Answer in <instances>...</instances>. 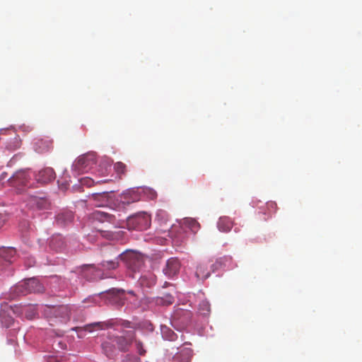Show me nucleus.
I'll return each mask as SVG.
<instances>
[{"label": "nucleus", "mask_w": 362, "mask_h": 362, "mask_svg": "<svg viewBox=\"0 0 362 362\" xmlns=\"http://www.w3.org/2000/svg\"><path fill=\"white\" fill-rule=\"evenodd\" d=\"M119 257L125 262L127 267L134 272L139 271L144 263V257L140 254L132 251L122 253Z\"/></svg>", "instance_id": "f257e3e1"}, {"label": "nucleus", "mask_w": 362, "mask_h": 362, "mask_svg": "<svg viewBox=\"0 0 362 362\" xmlns=\"http://www.w3.org/2000/svg\"><path fill=\"white\" fill-rule=\"evenodd\" d=\"M96 162L95 155L93 153H86L79 156L73 163L72 170L76 173L87 172Z\"/></svg>", "instance_id": "f03ea898"}, {"label": "nucleus", "mask_w": 362, "mask_h": 362, "mask_svg": "<svg viewBox=\"0 0 362 362\" xmlns=\"http://www.w3.org/2000/svg\"><path fill=\"white\" fill-rule=\"evenodd\" d=\"M128 225L138 230H144L151 226V216L146 213H141L128 219Z\"/></svg>", "instance_id": "7ed1b4c3"}, {"label": "nucleus", "mask_w": 362, "mask_h": 362, "mask_svg": "<svg viewBox=\"0 0 362 362\" xmlns=\"http://www.w3.org/2000/svg\"><path fill=\"white\" fill-rule=\"evenodd\" d=\"M122 334L119 337H113V341L120 351H127L135 339L136 334L134 330L123 331Z\"/></svg>", "instance_id": "20e7f679"}, {"label": "nucleus", "mask_w": 362, "mask_h": 362, "mask_svg": "<svg viewBox=\"0 0 362 362\" xmlns=\"http://www.w3.org/2000/svg\"><path fill=\"white\" fill-rule=\"evenodd\" d=\"M211 263L209 260H204L199 262L196 267L195 276L198 280H205L209 277L211 272H214V264H211V269H209L208 266Z\"/></svg>", "instance_id": "39448f33"}, {"label": "nucleus", "mask_w": 362, "mask_h": 362, "mask_svg": "<svg viewBox=\"0 0 362 362\" xmlns=\"http://www.w3.org/2000/svg\"><path fill=\"white\" fill-rule=\"evenodd\" d=\"M124 293L125 291L124 290H119L116 288L110 289L106 292L108 296L110 303L117 308H120L124 304Z\"/></svg>", "instance_id": "423d86ee"}, {"label": "nucleus", "mask_w": 362, "mask_h": 362, "mask_svg": "<svg viewBox=\"0 0 362 362\" xmlns=\"http://www.w3.org/2000/svg\"><path fill=\"white\" fill-rule=\"evenodd\" d=\"M30 176L26 171H18L11 177L9 178L10 185L18 188L19 187L26 186L28 185Z\"/></svg>", "instance_id": "0eeeda50"}, {"label": "nucleus", "mask_w": 362, "mask_h": 362, "mask_svg": "<svg viewBox=\"0 0 362 362\" xmlns=\"http://www.w3.org/2000/svg\"><path fill=\"white\" fill-rule=\"evenodd\" d=\"M27 205L31 209L39 210L48 209L50 206V202L44 197L36 196H30L27 199Z\"/></svg>", "instance_id": "6e6552de"}, {"label": "nucleus", "mask_w": 362, "mask_h": 362, "mask_svg": "<svg viewBox=\"0 0 362 362\" xmlns=\"http://www.w3.org/2000/svg\"><path fill=\"white\" fill-rule=\"evenodd\" d=\"M23 286H28L26 287V289L28 291V293H41L44 291L43 286L35 278L28 279L18 284V289H22Z\"/></svg>", "instance_id": "1a4fd4ad"}, {"label": "nucleus", "mask_w": 362, "mask_h": 362, "mask_svg": "<svg viewBox=\"0 0 362 362\" xmlns=\"http://www.w3.org/2000/svg\"><path fill=\"white\" fill-rule=\"evenodd\" d=\"M180 269V261L177 258L172 257L167 261L163 273L168 277H173L178 274Z\"/></svg>", "instance_id": "9d476101"}, {"label": "nucleus", "mask_w": 362, "mask_h": 362, "mask_svg": "<svg viewBox=\"0 0 362 362\" xmlns=\"http://www.w3.org/2000/svg\"><path fill=\"white\" fill-rule=\"evenodd\" d=\"M55 178V173L51 168H46L40 170L35 175V180L41 184H47Z\"/></svg>", "instance_id": "9b49d317"}, {"label": "nucleus", "mask_w": 362, "mask_h": 362, "mask_svg": "<svg viewBox=\"0 0 362 362\" xmlns=\"http://www.w3.org/2000/svg\"><path fill=\"white\" fill-rule=\"evenodd\" d=\"M52 147V141L49 138L39 139L34 144L35 151L40 153L48 152Z\"/></svg>", "instance_id": "f8f14e48"}, {"label": "nucleus", "mask_w": 362, "mask_h": 362, "mask_svg": "<svg viewBox=\"0 0 362 362\" xmlns=\"http://www.w3.org/2000/svg\"><path fill=\"white\" fill-rule=\"evenodd\" d=\"M54 314L56 317L61 319L62 322H66L70 319V308L66 305H62L54 308Z\"/></svg>", "instance_id": "ddd939ff"}, {"label": "nucleus", "mask_w": 362, "mask_h": 362, "mask_svg": "<svg viewBox=\"0 0 362 362\" xmlns=\"http://www.w3.org/2000/svg\"><path fill=\"white\" fill-rule=\"evenodd\" d=\"M180 224L182 227L189 229L194 234L200 229L199 223L192 218H185L180 221Z\"/></svg>", "instance_id": "4468645a"}, {"label": "nucleus", "mask_w": 362, "mask_h": 362, "mask_svg": "<svg viewBox=\"0 0 362 362\" xmlns=\"http://www.w3.org/2000/svg\"><path fill=\"white\" fill-rule=\"evenodd\" d=\"M233 226V221L228 216H222L217 223L218 230L223 233L229 232Z\"/></svg>", "instance_id": "2eb2a0df"}, {"label": "nucleus", "mask_w": 362, "mask_h": 362, "mask_svg": "<svg viewBox=\"0 0 362 362\" xmlns=\"http://www.w3.org/2000/svg\"><path fill=\"white\" fill-rule=\"evenodd\" d=\"M16 255V250L13 247H3L0 249V262L4 261L11 263V259Z\"/></svg>", "instance_id": "dca6fc26"}, {"label": "nucleus", "mask_w": 362, "mask_h": 362, "mask_svg": "<svg viewBox=\"0 0 362 362\" xmlns=\"http://www.w3.org/2000/svg\"><path fill=\"white\" fill-rule=\"evenodd\" d=\"M92 218L100 222L107 221L112 223H114L115 220V217L114 216L100 211H94L92 214Z\"/></svg>", "instance_id": "f3484780"}, {"label": "nucleus", "mask_w": 362, "mask_h": 362, "mask_svg": "<svg viewBox=\"0 0 362 362\" xmlns=\"http://www.w3.org/2000/svg\"><path fill=\"white\" fill-rule=\"evenodd\" d=\"M112 325H113V324L110 323L109 322H95V323L87 325L84 326L83 327H76V330L87 331V332H93L94 328H97L98 329H104L105 326L107 327H110Z\"/></svg>", "instance_id": "a211bd4d"}, {"label": "nucleus", "mask_w": 362, "mask_h": 362, "mask_svg": "<svg viewBox=\"0 0 362 362\" xmlns=\"http://www.w3.org/2000/svg\"><path fill=\"white\" fill-rule=\"evenodd\" d=\"M192 351L189 349H185L180 353L173 357L174 362H189Z\"/></svg>", "instance_id": "6ab92c4d"}, {"label": "nucleus", "mask_w": 362, "mask_h": 362, "mask_svg": "<svg viewBox=\"0 0 362 362\" xmlns=\"http://www.w3.org/2000/svg\"><path fill=\"white\" fill-rule=\"evenodd\" d=\"M99 232L101 236L110 240H118L121 239L124 235V232L122 230H118L116 232L109 230H100Z\"/></svg>", "instance_id": "aec40b11"}, {"label": "nucleus", "mask_w": 362, "mask_h": 362, "mask_svg": "<svg viewBox=\"0 0 362 362\" xmlns=\"http://www.w3.org/2000/svg\"><path fill=\"white\" fill-rule=\"evenodd\" d=\"M114 338L110 337L107 340H105L102 344V348L105 353V354L110 357L113 353L114 351V345L112 343H115V341H113Z\"/></svg>", "instance_id": "412c9836"}, {"label": "nucleus", "mask_w": 362, "mask_h": 362, "mask_svg": "<svg viewBox=\"0 0 362 362\" xmlns=\"http://www.w3.org/2000/svg\"><path fill=\"white\" fill-rule=\"evenodd\" d=\"M119 259H120V257H119V255H118L117 257L115 259L103 261L100 263V265L105 269H108V270L116 269L119 267Z\"/></svg>", "instance_id": "4be33fe9"}, {"label": "nucleus", "mask_w": 362, "mask_h": 362, "mask_svg": "<svg viewBox=\"0 0 362 362\" xmlns=\"http://www.w3.org/2000/svg\"><path fill=\"white\" fill-rule=\"evenodd\" d=\"M161 333L163 335V337L165 339L169 340V341H175L177 339V334L169 327L166 326H162L161 327Z\"/></svg>", "instance_id": "5701e85b"}, {"label": "nucleus", "mask_w": 362, "mask_h": 362, "mask_svg": "<svg viewBox=\"0 0 362 362\" xmlns=\"http://www.w3.org/2000/svg\"><path fill=\"white\" fill-rule=\"evenodd\" d=\"M199 311L203 315H207L211 311L210 304L206 300H202L199 305Z\"/></svg>", "instance_id": "b1692460"}, {"label": "nucleus", "mask_w": 362, "mask_h": 362, "mask_svg": "<svg viewBox=\"0 0 362 362\" xmlns=\"http://www.w3.org/2000/svg\"><path fill=\"white\" fill-rule=\"evenodd\" d=\"M174 302V298L170 294H166L162 298H158L156 300L158 304L163 305H168L173 304Z\"/></svg>", "instance_id": "393cba45"}, {"label": "nucleus", "mask_w": 362, "mask_h": 362, "mask_svg": "<svg viewBox=\"0 0 362 362\" xmlns=\"http://www.w3.org/2000/svg\"><path fill=\"white\" fill-rule=\"evenodd\" d=\"M114 169L115 173L121 177L122 175L126 173L127 166L122 162H117L114 165Z\"/></svg>", "instance_id": "a878e982"}, {"label": "nucleus", "mask_w": 362, "mask_h": 362, "mask_svg": "<svg viewBox=\"0 0 362 362\" xmlns=\"http://www.w3.org/2000/svg\"><path fill=\"white\" fill-rule=\"evenodd\" d=\"M73 218V215L71 212H67L66 214H60L57 216V222L63 223L66 220L71 221Z\"/></svg>", "instance_id": "bb28decb"}, {"label": "nucleus", "mask_w": 362, "mask_h": 362, "mask_svg": "<svg viewBox=\"0 0 362 362\" xmlns=\"http://www.w3.org/2000/svg\"><path fill=\"white\" fill-rule=\"evenodd\" d=\"M50 246L55 250H58L63 245L62 238L59 236L52 238L50 240Z\"/></svg>", "instance_id": "cd10ccee"}, {"label": "nucleus", "mask_w": 362, "mask_h": 362, "mask_svg": "<svg viewBox=\"0 0 362 362\" xmlns=\"http://www.w3.org/2000/svg\"><path fill=\"white\" fill-rule=\"evenodd\" d=\"M134 341L135 342L136 348L139 354L141 356H144L146 353V351L144 348L143 343L139 340H136V339L134 340Z\"/></svg>", "instance_id": "c85d7f7f"}, {"label": "nucleus", "mask_w": 362, "mask_h": 362, "mask_svg": "<svg viewBox=\"0 0 362 362\" xmlns=\"http://www.w3.org/2000/svg\"><path fill=\"white\" fill-rule=\"evenodd\" d=\"M103 195L100 194H93L92 197L90 199V202H92L93 205H94L95 206H102V204L98 203V202H99L100 198H103Z\"/></svg>", "instance_id": "c756f323"}, {"label": "nucleus", "mask_w": 362, "mask_h": 362, "mask_svg": "<svg viewBox=\"0 0 362 362\" xmlns=\"http://www.w3.org/2000/svg\"><path fill=\"white\" fill-rule=\"evenodd\" d=\"M26 287H27V286H23V287H22V289H18V284H17V285L14 287V288H13V292H14L17 296H20V295L25 296V295H27V294L28 293V291H27Z\"/></svg>", "instance_id": "7c9ffc66"}, {"label": "nucleus", "mask_w": 362, "mask_h": 362, "mask_svg": "<svg viewBox=\"0 0 362 362\" xmlns=\"http://www.w3.org/2000/svg\"><path fill=\"white\" fill-rule=\"evenodd\" d=\"M144 192L146 194V196L148 197V198L150 199L153 200V199H156L157 197V193L153 189L147 188V189H146Z\"/></svg>", "instance_id": "2f4dec72"}, {"label": "nucleus", "mask_w": 362, "mask_h": 362, "mask_svg": "<svg viewBox=\"0 0 362 362\" xmlns=\"http://www.w3.org/2000/svg\"><path fill=\"white\" fill-rule=\"evenodd\" d=\"M122 362H139V358L134 356L127 355Z\"/></svg>", "instance_id": "473e14b6"}, {"label": "nucleus", "mask_w": 362, "mask_h": 362, "mask_svg": "<svg viewBox=\"0 0 362 362\" xmlns=\"http://www.w3.org/2000/svg\"><path fill=\"white\" fill-rule=\"evenodd\" d=\"M120 325L124 328H130L133 329H134V326H133L132 323L129 321H122Z\"/></svg>", "instance_id": "72a5a7b5"}, {"label": "nucleus", "mask_w": 362, "mask_h": 362, "mask_svg": "<svg viewBox=\"0 0 362 362\" xmlns=\"http://www.w3.org/2000/svg\"><path fill=\"white\" fill-rule=\"evenodd\" d=\"M6 222V218L3 214H0V228L4 226Z\"/></svg>", "instance_id": "f704fd0d"}, {"label": "nucleus", "mask_w": 362, "mask_h": 362, "mask_svg": "<svg viewBox=\"0 0 362 362\" xmlns=\"http://www.w3.org/2000/svg\"><path fill=\"white\" fill-rule=\"evenodd\" d=\"M93 182V181H92V180H90V179H85V180H83V185H89V186H90V185H91V182Z\"/></svg>", "instance_id": "c9c22d12"}, {"label": "nucleus", "mask_w": 362, "mask_h": 362, "mask_svg": "<svg viewBox=\"0 0 362 362\" xmlns=\"http://www.w3.org/2000/svg\"><path fill=\"white\" fill-rule=\"evenodd\" d=\"M47 362H59V361L54 357H51L49 358Z\"/></svg>", "instance_id": "e433bc0d"}, {"label": "nucleus", "mask_w": 362, "mask_h": 362, "mask_svg": "<svg viewBox=\"0 0 362 362\" xmlns=\"http://www.w3.org/2000/svg\"><path fill=\"white\" fill-rule=\"evenodd\" d=\"M267 205L269 207H274V206H276V204L274 203V202H270V203H267Z\"/></svg>", "instance_id": "4c0bfd02"}, {"label": "nucleus", "mask_w": 362, "mask_h": 362, "mask_svg": "<svg viewBox=\"0 0 362 362\" xmlns=\"http://www.w3.org/2000/svg\"><path fill=\"white\" fill-rule=\"evenodd\" d=\"M185 315L187 316V317H189L190 316V313L188 312V311H185Z\"/></svg>", "instance_id": "58836bf2"}, {"label": "nucleus", "mask_w": 362, "mask_h": 362, "mask_svg": "<svg viewBox=\"0 0 362 362\" xmlns=\"http://www.w3.org/2000/svg\"><path fill=\"white\" fill-rule=\"evenodd\" d=\"M11 321H12V320L11 319V320H9V322H8V323H7V324H6V327H9V326H11Z\"/></svg>", "instance_id": "ea45409f"}, {"label": "nucleus", "mask_w": 362, "mask_h": 362, "mask_svg": "<svg viewBox=\"0 0 362 362\" xmlns=\"http://www.w3.org/2000/svg\"><path fill=\"white\" fill-rule=\"evenodd\" d=\"M127 293L131 294V295H133V296L134 295V292L132 291H129Z\"/></svg>", "instance_id": "a19ab883"}, {"label": "nucleus", "mask_w": 362, "mask_h": 362, "mask_svg": "<svg viewBox=\"0 0 362 362\" xmlns=\"http://www.w3.org/2000/svg\"><path fill=\"white\" fill-rule=\"evenodd\" d=\"M6 173H3L1 174V179H4V175H6Z\"/></svg>", "instance_id": "79ce46f5"}]
</instances>
